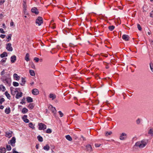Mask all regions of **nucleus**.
Listing matches in <instances>:
<instances>
[{
  "mask_svg": "<svg viewBox=\"0 0 153 153\" xmlns=\"http://www.w3.org/2000/svg\"><path fill=\"white\" fill-rule=\"evenodd\" d=\"M1 79L5 85H10L11 84V79L9 74H8L6 76H3L1 78Z\"/></svg>",
  "mask_w": 153,
  "mask_h": 153,
  "instance_id": "obj_1",
  "label": "nucleus"
},
{
  "mask_svg": "<svg viewBox=\"0 0 153 153\" xmlns=\"http://www.w3.org/2000/svg\"><path fill=\"white\" fill-rule=\"evenodd\" d=\"M147 143V141L143 140L141 141L137 142L136 143L135 146L139 147L140 148H141L144 147L146 146Z\"/></svg>",
  "mask_w": 153,
  "mask_h": 153,
  "instance_id": "obj_2",
  "label": "nucleus"
},
{
  "mask_svg": "<svg viewBox=\"0 0 153 153\" xmlns=\"http://www.w3.org/2000/svg\"><path fill=\"white\" fill-rule=\"evenodd\" d=\"M49 109L51 110L53 114V115L56 117V110L55 108L50 105L48 106Z\"/></svg>",
  "mask_w": 153,
  "mask_h": 153,
  "instance_id": "obj_3",
  "label": "nucleus"
},
{
  "mask_svg": "<svg viewBox=\"0 0 153 153\" xmlns=\"http://www.w3.org/2000/svg\"><path fill=\"white\" fill-rule=\"evenodd\" d=\"M43 22L42 18L40 16H39L37 19L36 23V24H38L39 26H40Z\"/></svg>",
  "mask_w": 153,
  "mask_h": 153,
  "instance_id": "obj_4",
  "label": "nucleus"
},
{
  "mask_svg": "<svg viewBox=\"0 0 153 153\" xmlns=\"http://www.w3.org/2000/svg\"><path fill=\"white\" fill-rule=\"evenodd\" d=\"M38 126H39V130H44L46 128V126L42 123H39Z\"/></svg>",
  "mask_w": 153,
  "mask_h": 153,
  "instance_id": "obj_5",
  "label": "nucleus"
},
{
  "mask_svg": "<svg viewBox=\"0 0 153 153\" xmlns=\"http://www.w3.org/2000/svg\"><path fill=\"white\" fill-rule=\"evenodd\" d=\"M127 137V135L125 133H122L120 134L119 139L121 140H124Z\"/></svg>",
  "mask_w": 153,
  "mask_h": 153,
  "instance_id": "obj_6",
  "label": "nucleus"
},
{
  "mask_svg": "<svg viewBox=\"0 0 153 153\" xmlns=\"http://www.w3.org/2000/svg\"><path fill=\"white\" fill-rule=\"evenodd\" d=\"M6 49L8 51H12L13 50V48L12 47V45L10 43H8L6 44Z\"/></svg>",
  "mask_w": 153,
  "mask_h": 153,
  "instance_id": "obj_7",
  "label": "nucleus"
},
{
  "mask_svg": "<svg viewBox=\"0 0 153 153\" xmlns=\"http://www.w3.org/2000/svg\"><path fill=\"white\" fill-rule=\"evenodd\" d=\"M11 145L13 146H14L16 143V138L14 137H13L11 140H10Z\"/></svg>",
  "mask_w": 153,
  "mask_h": 153,
  "instance_id": "obj_8",
  "label": "nucleus"
},
{
  "mask_svg": "<svg viewBox=\"0 0 153 153\" xmlns=\"http://www.w3.org/2000/svg\"><path fill=\"white\" fill-rule=\"evenodd\" d=\"M86 150L89 152H91L92 151V148L91 146L90 145L88 144L86 146Z\"/></svg>",
  "mask_w": 153,
  "mask_h": 153,
  "instance_id": "obj_9",
  "label": "nucleus"
},
{
  "mask_svg": "<svg viewBox=\"0 0 153 153\" xmlns=\"http://www.w3.org/2000/svg\"><path fill=\"white\" fill-rule=\"evenodd\" d=\"M31 12L36 14H38L39 13L38 10L36 7H34L32 8Z\"/></svg>",
  "mask_w": 153,
  "mask_h": 153,
  "instance_id": "obj_10",
  "label": "nucleus"
},
{
  "mask_svg": "<svg viewBox=\"0 0 153 153\" xmlns=\"http://www.w3.org/2000/svg\"><path fill=\"white\" fill-rule=\"evenodd\" d=\"M122 39L126 41H128L129 40V36L128 35L124 34L122 36Z\"/></svg>",
  "mask_w": 153,
  "mask_h": 153,
  "instance_id": "obj_11",
  "label": "nucleus"
},
{
  "mask_svg": "<svg viewBox=\"0 0 153 153\" xmlns=\"http://www.w3.org/2000/svg\"><path fill=\"white\" fill-rule=\"evenodd\" d=\"M32 93L34 95H37L39 94V91L37 89H34L32 90Z\"/></svg>",
  "mask_w": 153,
  "mask_h": 153,
  "instance_id": "obj_12",
  "label": "nucleus"
},
{
  "mask_svg": "<svg viewBox=\"0 0 153 153\" xmlns=\"http://www.w3.org/2000/svg\"><path fill=\"white\" fill-rule=\"evenodd\" d=\"M23 94L22 92H18L16 96V98L18 99L22 96Z\"/></svg>",
  "mask_w": 153,
  "mask_h": 153,
  "instance_id": "obj_13",
  "label": "nucleus"
},
{
  "mask_svg": "<svg viewBox=\"0 0 153 153\" xmlns=\"http://www.w3.org/2000/svg\"><path fill=\"white\" fill-rule=\"evenodd\" d=\"M12 132L11 131H10V132H5L6 135L5 136L8 137L9 138H10L12 137Z\"/></svg>",
  "mask_w": 153,
  "mask_h": 153,
  "instance_id": "obj_14",
  "label": "nucleus"
},
{
  "mask_svg": "<svg viewBox=\"0 0 153 153\" xmlns=\"http://www.w3.org/2000/svg\"><path fill=\"white\" fill-rule=\"evenodd\" d=\"M10 59L11 62L14 63L16 60V56L15 55H13L11 57Z\"/></svg>",
  "mask_w": 153,
  "mask_h": 153,
  "instance_id": "obj_15",
  "label": "nucleus"
},
{
  "mask_svg": "<svg viewBox=\"0 0 153 153\" xmlns=\"http://www.w3.org/2000/svg\"><path fill=\"white\" fill-rule=\"evenodd\" d=\"M49 97L50 98H51L52 100H54L56 98V96L55 94H50L49 95Z\"/></svg>",
  "mask_w": 153,
  "mask_h": 153,
  "instance_id": "obj_16",
  "label": "nucleus"
},
{
  "mask_svg": "<svg viewBox=\"0 0 153 153\" xmlns=\"http://www.w3.org/2000/svg\"><path fill=\"white\" fill-rule=\"evenodd\" d=\"M21 82L20 83V84L22 86L24 85L25 83L26 82V81L25 80V79L24 78L22 77L21 78Z\"/></svg>",
  "mask_w": 153,
  "mask_h": 153,
  "instance_id": "obj_17",
  "label": "nucleus"
},
{
  "mask_svg": "<svg viewBox=\"0 0 153 153\" xmlns=\"http://www.w3.org/2000/svg\"><path fill=\"white\" fill-rule=\"evenodd\" d=\"M13 78L16 79V80H19L20 79V76H18L16 74H13Z\"/></svg>",
  "mask_w": 153,
  "mask_h": 153,
  "instance_id": "obj_18",
  "label": "nucleus"
},
{
  "mask_svg": "<svg viewBox=\"0 0 153 153\" xmlns=\"http://www.w3.org/2000/svg\"><path fill=\"white\" fill-rule=\"evenodd\" d=\"M7 56V53L5 52H3L0 55V57L1 58H3Z\"/></svg>",
  "mask_w": 153,
  "mask_h": 153,
  "instance_id": "obj_19",
  "label": "nucleus"
},
{
  "mask_svg": "<svg viewBox=\"0 0 153 153\" xmlns=\"http://www.w3.org/2000/svg\"><path fill=\"white\" fill-rule=\"evenodd\" d=\"M27 101L28 102H33V99L29 97H28L26 98Z\"/></svg>",
  "mask_w": 153,
  "mask_h": 153,
  "instance_id": "obj_20",
  "label": "nucleus"
},
{
  "mask_svg": "<svg viewBox=\"0 0 153 153\" xmlns=\"http://www.w3.org/2000/svg\"><path fill=\"white\" fill-rule=\"evenodd\" d=\"M29 53H27L26 54V55H25V59L26 61L28 62L30 60V59H29Z\"/></svg>",
  "mask_w": 153,
  "mask_h": 153,
  "instance_id": "obj_21",
  "label": "nucleus"
},
{
  "mask_svg": "<svg viewBox=\"0 0 153 153\" xmlns=\"http://www.w3.org/2000/svg\"><path fill=\"white\" fill-rule=\"evenodd\" d=\"M10 112V107L6 108L5 110V112L7 114H9Z\"/></svg>",
  "mask_w": 153,
  "mask_h": 153,
  "instance_id": "obj_22",
  "label": "nucleus"
},
{
  "mask_svg": "<svg viewBox=\"0 0 153 153\" xmlns=\"http://www.w3.org/2000/svg\"><path fill=\"white\" fill-rule=\"evenodd\" d=\"M28 125H29V127L30 128L33 129H35V127H34L35 125L33 124L32 123H31V122L30 123H29Z\"/></svg>",
  "mask_w": 153,
  "mask_h": 153,
  "instance_id": "obj_23",
  "label": "nucleus"
},
{
  "mask_svg": "<svg viewBox=\"0 0 153 153\" xmlns=\"http://www.w3.org/2000/svg\"><path fill=\"white\" fill-rule=\"evenodd\" d=\"M23 8H27L26 0H23L22 3Z\"/></svg>",
  "mask_w": 153,
  "mask_h": 153,
  "instance_id": "obj_24",
  "label": "nucleus"
},
{
  "mask_svg": "<svg viewBox=\"0 0 153 153\" xmlns=\"http://www.w3.org/2000/svg\"><path fill=\"white\" fill-rule=\"evenodd\" d=\"M6 152V150L4 148H1L0 149V152L1 153H5Z\"/></svg>",
  "mask_w": 153,
  "mask_h": 153,
  "instance_id": "obj_25",
  "label": "nucleus"
},
{
  "mask_svg": "<svg viewBox=\"0 0 153 153\" xmlns=\"http://www.w3.org/2000/svg\"><path fill=\"white\" fill-rule=\"evenodd\" d=\"M29 73L30 75L32 76H34L35 75V73L34 71L32 70H29Z\"/></svg>",
  "mask_w": 153,
  "mask_h": 153,
  "instance_id": "obj_26",
  "label": "nucleus"
},
{
  "mask_svg": "<svg viewBox=\"0 0 153 153\" xmlns=\"http://www.w3.org/2000/svg\"><path fill=\"white\" fill-rule=\"evenodd\" d=\"M66 139L69 141H71L72 140V138L70 135H68L65 136Z\"/></svg>",
  "mask_w": 153,
  "mask_h": 153,
  "instance_id": "obj_27",
  "label": "nucleus"
},
{
  "mask_svg": "<svg viewBox=\"0 0 153 153\" xmlns=\"http://www.w3.org/2000/svg\"><path fill=\"white\" fill-rule=\"evenodd\" d=\"M28 111V109L26 108H24L22 111V112L23 114H25L27 113Z\"/></svg>",
  "mask_w": 153,
  "mask_h": 153,
  "instance_id": "obj_28",
  "label": "nucleus"
},
{
  "mask_svg": "<svg viewBox=\"0 0 153 153\" xmlns=\"http://www.w3.org/2000/svg\"><path fill=\"white\" fill-rule=\"evenodd\" d=\"M43 149L46 151H48L50 149V147L48 145H46L45 146L43 147Z\"/></svg>",
  "mask_w": 153,
  "mask_h": 153,
  "instance_id": "obj_29",
  "label": "nucleus"
},
{
  "mask_svg": "<svg viewBox=\"0 0 153 153\" xmlns=\"http://www.w3.org/2000/svg\"><path fill=\"white\" fill-rule=\"evenodd\" d=\"M148 134L151 135V136H153V129H150L148 131Z\"/></svg>",
  "mask_w": 153,
  "mask_h": 153,
  "instance_id": "obj_30",
  "label": "nucleus"
},
{
  "mask_svg": "<svg viewBox=\"0 0 153 153\" xmlns=\"http://www.w3.org/2000/svg\"><path fill=\"white\" fill-rule=\"evenodd\" d=\"M34 106L33 105V103H30L28 105V107L30 109H32L33 108Z\"/></svg>",
  "mask_w": 153,
  "mask_h": 153,
  "instance_id": "obj_31",
  "label": "nucleus"
},
{
  "mask_svg": "<svg viewBox=\"0 0 153 153\" xmlns=\"http://www.w3.org/2000/svg\"><path fill=\"white\" fill-rule=\"evenodd\" d=\"M0 88L1 90H2L3 91H4L5 90V88L4 86L2 85H0Z\"/></svg>",
  "mask_w": 153,
  "mask_h": 153,
  "instance_id": "obj_32",
  "label": "nucleus"
},
{
  "mask_svg": "<svg viewBox=\"0 0 153 153\" xmlns=\"http://www.w3.org/2000/svg\"><path fill=\"white\" fill-rule=\"evenodd\" d=\"M12 36V35L11 34H10L8 35V37H7V42H9L11 39Z\"/></svg>",
  "mask_w": 153,
  "mask_h": 153,
  "instance_id": "obj_33",
  "label": "nucleus"
},
{
  "mask_svg": "<svg viewBox=\"0 0 153 153\" xmlns=\"http://www.w3.org/2000/svg\"><path fill=\"white\" fill-rule=\"evenodd\" d=\"M37 138L38 139V140L39 142H42V141L43 140V138L41 136L39 135L38 136Z\"/></svg>",
  "mask_w": 153,
  "mask_h": 153,
  "instance_id": "obj_34",
  "label": "nucleus"
},
{
  "mask_svg": "<svg viewBox=\"0 0 153 153\" xmlns=\"http://www.w3.org/2000/svg\"><path fill=\"white\" fill-rule=\"evenodd\" d=\"M149 65L151 71L153 73V64L152 62H151L149 64Z\"/></svg>",
  "mask_w": 153,
  "mask_h": 153,
  "instance_id": "obj_35",
  "label": "nucleus"
},
{
  "mask_svg": "<svg viewBox=\"0 0 153 153\" xmlns=\"http://www.w3.org/2000/svg\"><path fill=\"white\" fill-rule=\"evenodd\" d=\"M10 89L12 94L14 95L15 93L14 92V88L13 87H11Z\"/></svg>",
  "mask_w": 153,
  "mask_h": 153,
  "instance_id": "obj_36",
  "label": "nucleus"
},
{
  "mask_svg": "<svg viewBox=\"0 0 153 153\" xmlns=\"http://www.w3.org/2000/svg\"><path fill=\"white\" fill-rule=\"evenodd\" d=\"M114 27H115L114 26L112 25L108 27V29L112 31L114 29Z\"/></svg>",
  "mask_w": 153,
  "mask_h": 153,
  "instance_id": "obj_37",
  "label": "nucleus"
},
{
  "mask_svg": "<svg viewBox=\"0 0 153 153\" xmlns=\"http://www.w3.org/2000/svg\"><path fill=\"white\" fill-rule=\"evenodd\" d=\"M5 95L7 97L8 99H9L10 97V94L8 93L7 91L5 92Z\"/></svg>",
  "mask_w": 153,
  "mask_h": 153,
  "instance_id": "obj_38",
  "label": "nucleus"
},
{
  "mask_svg": "<svg viewBox=\"0 0 153 153\" xmlns=\"http://www.w3.org/2000/svg\"><path fill=\"white\" fill-rule=\"evenodd\" d=\"M13 84L14 86L15 87L18 86L19 85V83L16 82H13Z\"/></svg>",
  "mask_w": 153,
  "mask_h": 153,
  "instance_id": "obj_39",
  "label": "nucleus"
},
{
  "mask_svg": "<svg viewBox=\"0 0 153 153\" xmlns=\"http://www.w3.org/2000/svg\"><path fill=\"white\" fill-rule=\"evenodd\" d=\"M46 133L50 134L52 132V130L50 128H48L46 131Z\"/></svg>",
  "mask_w": 153,
  "mask_h": 153,
  "instance_id": "obj_40",
  "label": "nucleus"
},
{
  "mask_svg": "<svg viewBox=\"0 0 153 153\" xmlns=\"http://www.w3.org/2000/svg\"><path fill=\"white\" fill-rule=\"evenodd\" d=\"M6 148L8 151H10L11 149V147L10 145H7Z\"/></svg>",
  "mask_w": 153,
  "mask_h": 153,
  "instance_id": "obj_41",
  "label": "nucleus"
},
{
  "mask_svg": "<svg viewBox=\"0 0 153 153\" xmlns=\"http://www.w3.org/2000/svg\"><path fill=\"white\" fill-rule=\"evenodd\" d=\"M25 98H23L22 100L20 102V103L22 104H25L26 102L25 101Z\"/></svg>",
  "mask_w": 153,
  "mask_h": 153,
  "instance_id": "obj_42",
  "label": "nucleus"
},
{
  "mask_svg": "<svg viewBox=\"0 0 153 153\" xmlns=\"http://www.w3.org/2000/svg\"><path fill=\"white\" fill-rule=\"evenodd\" d=\"M5 101V100L3 98H1L0 99V104H1L3 102Z\"/></svg>",
  "mask_w": 153,
  "mask_h": 153,
  "instance_id": "obj_43",
  "label": "nucleus"
},
{
  "mask_svg": "<svg viewBox=\"0 0 153 153\" xmlns=\"http://www.w3.org/2000/svg\"><path fill=\"white\" fill-rule=\"evenodd\" d=\"M112 134V132L111 131H110L109 132H106L105 135L106 136H108V135H110Z\"/></svg>",
  "mask_w": 153,
  "mask_h": 153,
  "instance_id": "obj_44",
  "label": "nucleus"
},
{
  "mask_svg": "<svg viewBox=\"0 0 153 153\" xmlns=\"http://www.w3.org/2000/svg\"><path fill=\"white\" fill-rule=\"evenodd\" d=\"M5 69H3L1 72V74L2 76H4V74H5Z\"/></svg>",
  "mask_w": 153,
  "mask_h": 153,
  "instance_id": "obj_45",
  "label": "nucleus"
},
{
  "mask_svg": "<svg viewBox=\"0 0 153 153\" xmlns=\"http://www.w3.org/2000/svg\"><path fill=\"white\" fill-rule=\"evenodd\" d=\"M24 13L25 15H27V8H23Z\"/></svg>",
  "mask_w": 153,
  "mask_h": 153,
  "instance_id": "obj_46",
  "label": "nucleus"
},
{
  "mask_svg": "<svg viewBox=\"0 0 153 153\" xmlns=\"http://www.w3.org/2000/svg\"><path fill=\"white\" fill-rule=\"evenodd\" d=\"M58 113L59 114L60 117H62L63 116V114L61 111H59Z\"/></svg>",
  "mask_w": 153,
  "mask_h": 153,
  "instance_id": "obj_47",
  "label": "nucleus"
},
{
  "mask_svg": "<svg viewBox=\"0 0 153 153\" xmlns=\"http://www.w3.org/2000/svg\"><path fill=\"white\" fill-rule=\"evenodd\" d=\"M34 60H35L36 62H39V59L37 57H35L34 58Z\"/></svg>",
  "mask_w": 153,
  "mask_h": 153,
  "instance_id": "obj_48",
  "label": "nucleus"
},
{
  "mask_svg": "<svg viewBox=\"0 0 153 153\" xmlns=\"http://www.w3.org/2000/svg\"><path fill=\"white\" fill-rule=\"evenodd\" d=\"M137 27L139 30H142V28L141 27L140 25L139 24H137Z\"/></svg>",
  "mask_w": 153,
  "mask_h": 153,
  "instance_id": "obj_49",
  "label": "nucleus"
},
{
  "mask_svg": "<svg viewBox=\"0 0 153 153\" xmlns=\"http://www.w3.org/2000/svg\"><path fill=\"white\" fill-rule=\"evenodd\" d=\"M0 33H5V32L4 31L3 29L0 28Z\"/></svg>",
  "mask_w": 153,
  "mask_h": 153,
  "instance_id": "obj_50",
  "label": "nucleus"
},
{
  "mask_svg": "<svg viewBox=\"0 0 153 153\" xmlns=\"http://www.w3.org/2000/svg\"><path fill=\"white\" fill-rule=\"evenodd\" d=\"M27 117V115H24L22 117V119L24 121V120L26 119Z\"/></svg>",
  "mask_w": 153,
  "mask_h": 153,
  "instance_id": "obj_51",
  "label": "nucleus"
},
{
  "mask_svg": "<svg viewBox=\"0 0 153 153\" xmlns=\"http://www.w3.org/2000/svg\"><path fill=\"white\" fill-rule=\"evenodd\" d=\"M7 59V58L2 59L1 61V62L3 63L5 62L6 61Z\"/></svg>",
  "mask_w": 153,
  "mask_h": 153,
  "instance_id": "obj_52",
  "label": "nucleus"
},
{
  "mask_svg": "<svg viewBox=\"0 0 153 153\" xmlns=\"http://www.w3.org/2000/svg\"><path fill=\"white\" fill-rule=\"evenodd\" d=\"M150 16L152 17H153V11H152L150 13Z\"/></svg>",
  "mask_w": 153,
  "mask_h": 153,
  "instance_id": "obj_53",
  "label": "nucleus"
},
{
  "mask_svg": "<svg viewBox=\"0 0 153 153\" xmlns=\"http://www.w3.org/2000/svg\"><path fill=\"white\" fill-rule=\"evenodd\" d=\"M31 67L32 68L34 69H35V65L33 63L31 65Z\"/></svg>",
  "mask_w": 153,
  "mask_h": 153,
  "instance_id": "obj_54",
  "label": "nucleus"
},
{
  "mask_svg": "<svg viewBox=\"0 0 153 153\" xmlns=\"http://www.w3.org/2000/svg\"><path fill=\"white\" fill-rule=\"evenodd\" d=\"M24 122L26 123H28L29 122V120L28 119L26 118L24 120Z\"/></svg>",
  "mask_w": 153,
  "mask_h": 153,
  "instance_id": "obj_55",
  "label": "nucleus"
},
{
  "mask_svg": "<svg viewBox=\"0 0 153 153\" xmlns=\"http://www.w3.org/2000/svg\"><path fill=\"white\" fill-rule=\"evenodd\" d=\"M140 120L139 119H138L136 120V123L137 124H139L140 123Z\"/></svg>",
  "mask_w": 153,
  "mask_h": 153,
  "instance_id": "obj_56",
  "label": "nucleus"
},
{
  "mask_svg": "<svg viewBox=\"0 0 153 153\" xmlns=\"http://www.w3.org/2000/svg\"><path fill=\"white\" fill-rule=\"evenodd\" d=\"M6 36L4 34H1L0 36V37L2 39L4 38Z\"/></svg>",
  "mask_w": 153,
  "mask_h": 153,
  "instance_id": "obj_57",
  "label": "nucleus"
},
{
  "mask_svg": "<svg viewBox=\"0 0 153 153\" xmlns=\"http://www.w3.org/2000/svg\"><path fill=\"white\" fill-rule=\"evenodd\" d=\"M100 144H99L98 143H96L95 144V146L96 147H98L100 146Z\"/></svg>",
  "mask_w": 153,
  "mask_h": 153,
  "instance_id": "obj_58",
  "label": "nucleus"
},
{
  "mask_svg": "<svg viewBox=\"0 0 153 153\" xmlns=\"http://www.w3.org/2000/svg\"><path fill=\"white\" fill-rule=\"evenodd\" d=\"M5 0H3L0 1V5H2L4 2Z\"/></svg>",
  "mask_w": 153,
  "mask_h": 153,
  "instance_id": "obj_59",
  "label": "nucleus"
},
{
  "mask_svg": "<svg viewBox=\"0 0 153 153\" xmlns=\"http://www.w3.org/2000/svg\"><path fill=\"white\" fill-rule=\"evenodd\" d=\"M10 26H14V22L13 21H11L10 23Z\"/></svg>",
  "mask_w": 153,
  "mask_h": 153,
  "instance_id": "obj_60",
  "label": "nucleus"
},
{
  "mask_svg": "<svg viewBox=\"0 0 153 153\" xmlns=\"http://www.w3.org/2000/svg\"><path fill=\"white\" fill-rule=\"evenodd\" d=\"M19 88H16L15 89L14 88V92H15V93H16V92H18V90Z\"/></svg>",
  "mask_w": 153,
  "mask_h": 153,
  "instance_id": "obj_61",
  "label": "nucleus"
},
{
  "mask_svg": "<svg viewBox=\"0 0 153 153\" xmlns=\"http://www.w3.org/2000/svg\"><path fill=\"white\" fill-rule=\"evenodd\" d=\"M2 26H3V27L4 28L6 27L4 23L2 24Z\"/></svg>",
  "mask_w": 153,
  "mask_h": 153,
  "instance_id": "obj_62",
  "label": "nucleus"
},
{
  "mask_svg": "<svg viewBox=\"0 0 153 153\" xmlns=\"http://www.w3.org/2000/svg\"><path fill=\"white\" fill-rule=\"evenodd\" d=\"M4 108V107L3 105H0V109H2Z\"/></svg>",
  "mask_w": 153,
  "mask_h": 153,
  "instance_id": "obj_63",
  "label": "nucleus"
},
{
  "mask_svg": "<svg viewBox=\"0 0 153 153\" xmlns=\"http://www.w3.org/2000/svg\"><path fill=\"white\" fill-rule=\"evenodd\" d=\"M13 153H19L18 152H17L16 151H13Z\"/></svg>",
  "mask_w": 153,
  "mask_h": 153,
  "instance_id": "obj_64",
  "label": "nucleus"
}]
</instances>
